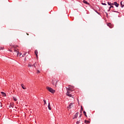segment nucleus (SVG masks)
<instances>
[{
	"instance_id": "1",
	"label": "nucleus",
	"mask_w": 124,
	"mask_h": 124,
	"mask_svg": "<svg viewBox=\"0 0 124 124\" xmlns=\"http://www.w3.org/2000/svg\"><path fill=\"white\" fill-rule=\"evenodd\" d=\"M67 93H66V95L67 96H69L70 97H72V95L70 94V93H72V90H71V88L70 87V85H69L67 87H66Z\"/></svg>"
},
{
	"instance_id": "2",
	"label": "nucleus",
	"mask_w": 124,
	"mask_h": 124,
	"mask_svg": "<svg viewBox=\"0 0 124 124\" xmlns=\"http://www.w3.org/2000/svg\"><path fill=\"white\" fill-rule=\"evenodd\" d=\"M46 89L50 92V93H55V90L51 88L46 87Z\"/></svg>"
},
{
	"instance_id": "3",
	"label": "nucleus",
	"mask_w": 124,
	"mask_h": 124,
	"mask_svg": "<svg viewBox=\"0 0 124 124\" xmlns=\"http://www.w3.org/2000/svg\"><path fill=\"white\" fill-rule=\"evenodd\" d=\"M73 107V103H71L69 106L67 107V108H69V109H71V108H72Z\"/></svg>"
},
{
	"instance_id": "4",
	"label": "nucleus",
	"mask_w": 124,
	"mask_h": 124,
	"mask_svg": "<svg viewBox=\"0 0 124 124\" xmlns=\"http://www.w3.org/2000/svg\"><path fill=\"white\" fill-rule=\"evenodd\" d=\"M34 54H35V55H36V57L37 59V58H38V55H37L38 54V51H37V50H35L34 51Z\"/></svg>"
},
{
	"instance_id": "5",
	"label": "nucleus",
	"mask_w": 124,
	"mask_h": 124,
	"mask_svg": "<svg viewBox=\"0 0 124 124\" xmlns=\"http://www.w3.org/2000/svg\"><path fill=\"white\" fill-rule=\"evenodd\" d=\"M113 5H115L116 7H119V4L117 2H114Z\"/></svg>"
},
{
	"instance_id": "6",
	"label": "nucleus",
	"mask_w": 124,
	"mask_h": 124,
	"mask_svg": "<svg viewBox=\"0 0 124 124\" xmlns=\"http://www.w3.org/2000/svg\"><path fill=\"white\" fill-rule=\"evenodd\" d=\"M83 2V3H85V4H88V5H90V3L88 2V1H86L85 0H84Z\"/></svg>"
},
{
	"instance_id": "7",
	"label": "nucleus",
	"mask_w": 124,
	"mask_h": 124,
	"mask_svg": "<svg viewBox=\"0 0 124 124\" xmlns=\"http://www.w3.org/2000/svg\"><path fill=\"white\" fill-rule=\"evenodd\" d=\"M107 26H108V27H109V28H110V29H112V28H113V27H110V26H112V24L110 23H108Z\"/></svg>"
},
{
	"instance_id": "8",
	"label": "nucleus",
	"mask_w": 124,
	"mask_h": 124,
	"mask_svg": "<svg viewBox=\"0 0 124 124\" xmlns=\"http://www.w3.org/2000/svg\"><path fill=\"white\" fill-rule=\"evenodd\" d=\"M48 108L49 110H52V108H51V106L50 105V103H48Z\"/></svg>"
},
{
	"instance_id": "9",
	"label": "nucleus",
	"mask_w": 124,
	"mask_h": 124,
	"mask_svg": "<svg viewBox=\"0 0 124 124\" xmlns=\"http://www.w3.org/2000/svg\"><path fill=\"white\" fill-rule=\"evenodd\" d=\"M21 87H22L23 90H26V87L25 86V85H24L23 84H21Z\"/></svg>"
},
{
	"instance_id": "10",
	"label": "nucleus",
	"mask_w": 124,
	"mask_h": 124,
	"mask_svg": "<svg viewBox=\"0 0 124 124\" xmlns=\"http://www.w3.org/2000/svg\"><path fill=\"white\" fill-rule=\"evenodd\" d=\"M79 114L78 112H77L76 114L75 115V119H77V117H78V115Z\"/></svg>"
},
{
	"instance_id": "11",
	"label": "nucleus",
	"mask_w": 124,
	"mask_h": 124,
	"mask_svg": "<svg viewBox=\"0 0 124 124\" xmlns=\"http://www.w3.org/2000/svg\"><path fill=\"white\" fill-rule=\"evenodd\" d=\"M84 123H85V124H90V123H91V122H90V121L85 120Z\"/></svg>"
},
{
	"instance_id": "12",
	"label": "nucleus",
	"mask_w": 124,
	"mask_h": 124,
	"mask_svg": "<svg viewBox=\"0 0 124 124\" xmlns=\"http://www.w3.org/2000/svg\"><path fill=\"white\" fill-rule=\"evenodd\" d=\"M108 5H110V6H112V5H114V4L111 3L110 2H108Z\"/></svg>"
},
{
	"instance_id": "13",
	"label": "nucleus",
	"mask_w": 124,
	"mask_h": 124,
	"mask_svg": "<svg viewBox=\"0 0 124 124\" xmlns=\"http://www.w3.org/2000/svg\"><path fill=\"white\" fill-rule=\"evenodd\" d=\"M1 93L3 95V96H6V94L3 92H1Z\"/></svg>"
},
{
	"instance_id": "14",
	"label": "nucleus",
	"mask_w": 124,
	"mask_h": 124,
	"mask_svg": "<svg viewBox=\"0 0 124 124\" xmlns=\"http://www.w3.org/2000/svg\"><path fill=\"white\" fill-rule=\"evenodd\" d=\"M9 108H13V105H12V104H10L9 106Z\"/></svg>"
},
{
	"instance_id": "15",
	"label": "nucleus",
	"mask_w": 124,
	"mask_h": 124,
	"mask_svg": "<svg viewBox=\"0 0 124 124\" xmlns=\"http://www.w3.org/2000/svg\"><path fill=\"white\" fill-rule=\"evenodd\" d=\"M83 114H84V115L86 117H87V113H86V111H83Z\"/></svg>"
},
{
	"instance_id": "16",
	"label": "nucleus",
	"mask_w": 124,
	"mask_h": 124,
	"mask_svg": "<svg viewBox=\"0 0 124 124\" xmlns=\"http://www.w3.org/2000/svg\"><path fill=\"white\" fill-rule=\"evenodd\" d=\"M82 111H83V107L81 106V108H80V112L82 113Z\"/></svg>"
},
{
	"instance_id": "17",
	"label": "nucleus",
	"mask_w": 124,
	"mask_h": 124,
	"mask_svg": "<svg viewBox=\"0 0 124 124\" xmlns=\"http://www.w3.org/2000/svg\"><path fill=\"white\" fill-rule=\"evenodd\" d=\"M122 2H122V1L121 2V5L122 8H123V7H124V5H123Z\"/></svg>"
},
{
	"instance_id": "18",
	"label": "nucleus",
	"mask_w": 124,
	"mask_h": 124,
	"mask_svg": "<svg viewBox=\"0 0 124 124\" xmlns=\"http://www.w3.org/2000/svg\"><path fill=\"white\" fill-rule=\"evenodd\" d=\"M32 66H34V67H35V68H36V66H35V62L32 65Z\"/></svg>"
},
{
	"instance_id": "19",
	"label": "nucleus",
	"mask_w": 124,
	"mask_h": 124,
	"mask_svg": "<svg viewBox=\"0 0 124 124\" xmlns=\"http://www.w3.org/2000/svg\"><path fill=\"white\" fill-rule=\"evenodd\" d=\"M14 100H15V101H17V98L15 97H13Z\"/></svg>"
},
{
	"instance_id": "20",
	"label": "nucleus",
	"mask_w": 124,
	"mask_h": 124,
	"mask_svg": "<svg viewBox=\"0 0 124 124\" xmlns=\"http://www.w3.org/2000/svg\"><path fill=\"white\" fill-rule=\"evenodd\" d=\"M32 66V65H31L30 64H28V67H31Z\"/></svg>"
},
{
	"instance_id": "21",
	"label": "nucleus",
	"mask_w": 124,
	"mask_h": 124,
	"mask_svg": "<svg viewBox=\"0 0 124 124\" xmlns=\"http://www.w3.org/2000/svg\"><path fill=\"white\" fill-rule=\"evenodd\" d=\"M76 124H80V121H77Z\"/></svg>"
},
{
	"instance_id": "22",
	"label": "nucleus",
	"mask_w": 124,
	"mask_h": 124,
	"mask_svg": "<svg viewBox=\"0 0 124 124\" xmlns=\"http://www.w3.org/2000/svg\"><path fill=\"white\" fill-rule=\"evenodd\" d=\"M95 12H96V13H97V14H98L99 15H100V13H98L97 11H95Z\"/></svg>"
},
{
	"instance_id": "23",
	"label": "nucleus",
	"mask_w": 124,
	"mask_h": 124,
	"mask_svg": "<svg viewBox=\"0 0 124 124\" xmlns=\"http://www.w3.org/2000/svg\"><path fill=\"white\" fill-rule=\"evenodd\" d=\"M44 102L45 104H46V100L44 99Z\"/></svg>"
},
{
	"instance_id": "24",
	"label": "nucleus",
	"mask_w": 124,
	"mask_h": 124,
	"mask_svg": "<svg viewBox=\"0 0 124 124\" xmlns=\"http://www.w3.org/2000/svg\"><path fill=\"white\" fill-rule=\"evenodd\" d=\"M102 4L103 5H106V3H102Z\"/></svg>"
},
{
	"instance_id": "25",
	"label": "nucleus",
	"mask_w": 124,
	"mask_h": 124,
	"mask_svg": "<svg viewBox=\"0 0 124 124\" xmlns=\"http://www.w3.org/2000/svg\"><path fill=\"white\" fill-rule=\"evenodd\" d=\"M110 10H111V8L109 7L108 11L109 12V11H110Z\"/></svg>"
},
{
	"instance_id": "26",
	"label": "nucleus",
	"mask_w": 124,
	"mask_h": 124,
	"mask_svg": "<svg viewBox=\"0 0 124 124\" xmlns=\"http://www.w3.org/2000/svg\"><path fill=\"white\" fill-rule=\"evenodd\" d=\"M112 12H115L116 13H118V11H112Z\"/></svg>"
},
{
	"instance_id": "27",
	"label": "nucleus",
	"mask_w": 124,
	"mask_h": 124,
	"mask_svg": "<svg viewBox=\"0 0 124 124\" xmlns=\"http://www.w3.org/2000/svg\"><path fill=\"white\" fill-rule=\"evenodd\" d=\"M37 73H40V71L39 70H37Z\"/></svg>"
},
{
	"instance_id": "28",
	"label": "nucleus",
	"mask_w": 124,
	"mask_h": 124,
	"mask_svg": "<svg viewBox=\"0 0 124 124\" xmlns=\"http://www.w3.org/2000/svg\"><path fill=\"white\" fill-rule=\"evenodd\" d=\"M110 8H114V6H111L110 7Z\"/></svg>"
},
{
	"instance_id": "29",
	"label": "nucleus",
	"mask_w": 124,
	"mask_h": 124,
	"mask_svg": "<svg viewBox=\"0 0 124 124\" xmlns=\"http://www.w3.org/2000/svg\"><path fill=\"white\" fill-rule=\"evenodd\" d=\"M107 17H108V13H106Z\"/></svg>"
},
{
	"instance_id": "30",
	"label": "nucleus",
	"mask_w": 124,
	"mask_h": 124,
	"mask_svg": "<svg viewBox=\"0 0 124 124\" xmlns=\"http://www.w3.org/2000/svg\"><path fill=\"white\" fill-rule=\"evenodd\" d=\"M25 56H26V54H24L22 55V57H25Z\"/></svg>"
},
{
	"instance_id": "31",
	"label": "nucleus",
	"mask_w": 124,
	"mask_h": 124,
	"mask_svg": "<svg viewBox=\"0 0 124 124\" xmlns=\"http://www.w3.org/2000/svg\"><path fill=\"white\" fill-rule=\"evenodd\" d=\"M0 50H3V47H1Z\"/></svg>"
},
{
	"instance_id": "32",
	"label": "nucleus",
	"mask_w": 124,
	"mask_h": 124,
	"mask_svg": "<svg viewBox=\"0 0 124 124\" xmlns=\"http://www.w3.org/2000/svg\"><path fill=\"white\" fill-rule=\"evenodd\" d=\"M110 27H113V25H111V26H110Z\"/></svg>"
},
{
	"instance_id": "33",
	"label": "nucleus",
	"mask_w": 124,
	"mask_h": 124,
	"mask_svg": "<svg viewBox=\"0 0 124 124\" xmlns=\"http://www.w3.org/2000/svg\"><path fill=\"white\" fill-rule=\"evenodd\" d=\"M110 27H113V25H111V26H110Z\"/></svg>"
},
{
	"instance_id": "34",
	"label": "nucleus",
	"mask_w": 124,
	"mask_h": 124,
	"mask_svg": "<svg viewBox=\"0 0 124 124\" xmlns=\"http://www.w3.org/2000/svg\"><path fill=\"white\" fill-rule=\"evenodd\" d=\"M16 52H17V54H19V51H16Z\"/></svg>"
},
{
	"instance_id": "35",
	"label": "nucleus",
	"mask_w": 124,
	"mask_h": 124,
	"mask_svg": "<svg viewBox=\"0 0 124 124\" xmlns=\"http://www.w3.org/2000/svg\"><path fill=\"white\" fill-rule=\"evenodd\" d=\"M27 35H29V33H27Z\"/></svg>"
},
{
	"instance_id": "36",
	"label": "nucleus",
	"mask_w": 124,
	"mask_h": 124,
	"mask_svg": "<svg viewBox=\"0 0 124 124\" xmlns=\"http://www.w3.org/2000/svg\"><path fill=\"white\" fill-rule=\"evenodd\" d=\"M15 51L16 52V50H15Z\"/></svg>"
},
{
	"instance_id": "37",
	"label": "nucleus",
	"mask_w": 124,
	"mask_h": 124,
	"mask_svg": "<svg viewBox=\"0 0 124 124\" xmlns=\"http://www.w3.org/2000/svg\"><path fill=\"white\" fill-rule=\"evenodd\" d=\"M55 84H56L55 85H57V83H56Z\"/></svg>"
}]
</instances>
